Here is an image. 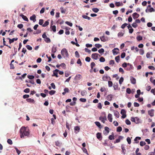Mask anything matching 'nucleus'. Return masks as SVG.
<instances>
[{
    "label": "nucleus",
    "instance_id": "f257e3e1",
    "mask_svg": "<svg viewBox=\"0 0 155 155\" xmlns=\"http://www.w3.org/2000/svg\"><path fill=\"white\" fill-rule=\"evenodd\" d=\"M20 137L21 138L25 137H30V131L27 127L23 126L21 127L19 131Z\"/></svg>",
    "mask_w": 155,
    "mask_h": 155
},
{
    "label": "nucleus",
    "instance_id": "f03ea898",
    "mask_svg": "<svg viewBox=\"0 0 155 155\" xmlns=\"http://www.w3.org/2000/svg\"><path fill=\"white\" fill-rule=\"evenodd\" d=\"M61 53L62 55L64 56L68 57V51L66 48L62 49L61 51Z\"/></svg>",
    "mask_w": 155,
    "mask_h": 155
},
{
    "label": "nucleus",
    "instance_id": "7ed1b4c3",
    "mask_svg": "<svg viewBox=\"0 0 155 155\" xmlns=\"http://www.w3.org/2000/svg\"><path fill=\"white\" fill-rule=\"evenodd\" d=\"M102 78L103 81H107L111 80L110 77L107 76V74L104 75Z\"/></svg>",
    "mask_w": 155,
    "mask_h": 155
},
{
    "label": "nucleus",
    "instance_id": "20e7f679",
    "mask_svg": "<svg viewBox=\"0 0 155 155\" xmlns=\"http://www.w3.org/2000/svg\"><path fill=\"white\" fill-rule=\"evenodd\" d=\"M98 56L100 57V55L97 53H94L91 55L92 58L95 60H97Z\"/></svg>",
    "mask_w": 155,
    "mask_h": 155
},
{
    "label": "nucleus",
    "instance_id": "39448f33",
    "mask_svg": "<svg viewBox=\"0 0 155 155\" xmlns=\"http://www.w3.org/2000/svg\"><path fill=\"white\" fill-rule=\"evenodd\" d=\"M100 38L101 40L103 42H105L108 40L107 38L106 37H105L103 35L100 37Z\"/></svg>",
    "mask_w": 155,
    "mask_h": 155
},
{
    "label": "nucleus",
    "instance_id": "423d86ee",
    "mask_svg": "<svg viewBox=\"0 0 155 155\" xmlns=\"http://www.w3.org/2000/svg\"><path fill=\"white\" fill-rule=\"evenodd\" d=\"M109 128L107 127H106L104 128V130L105 131L104 132V134L105 135H107V134L109 133Z\"/></svg>",
    "mask_w": 155,
    "mask_h": 155
},
{
    "label": "nucleus",
    "instance_id": "0eeeda50",
    "mask_svg": "<svg viewBox=\"0 0 155 155\" xmlns=\"http://www.w3.org/2000/svg\"><path fill=\"white\" fill-rule=\"evenodd\" d=\"M82 78V76L81 74H77L75 78L74 79L76 80H79Z\"/></svg>",
    "mask_w": 155,
    "mask_h": 155
},
{
    "label": "nucleus",
    "instance_id": "6e6552de",
    "mask_svg": "<svg viewBox=\"0 0 155 155\" xmlns=\"http://www.w3.org/2000/svg\"><path fill=\"white\" fill-rule=\"evenodd\" d=\"M99 120H101V121L103 123H105V120H107V117L106 116L104 117H99Z\"/></svg>",
    "mask_w": 155,
    "mask_h": 155
},
{
    "label": "nucleus",
    "instance_id": "1a4fd4ad",
    "mask_svg": "<svg viewBox=\"0 0 155 155\" xmlns=\"http://www.w3.org/2000/svg\"><path fill=\"white\" fill-rule=\"evenodd\" d=\"M148 114L151 117H153L154 116V110L151 109L148 111Z\"/></svg>",
    "mask_w": 155,
    "mask_h": 155
},
{
    "label": "nucleus",
    "instance_id": "9d476101",
    "mask_svg": "<svg viewBox=\"0 0 155 155\" xmlns=\"http://www.w3.org/2000/svg\"><path fill=\"white\" fill-rule=\"evenodd\" d=\"M130 80L131 81V83L132 84H135L136 83V80L133 77H130Z\"/></svg>",
    "mask_w": 155,
    "mask_h": 155
},
{
    "label": "nucleus",
    "instance_id": "9b49d317",
    "mask_svg": "<svg viewBox=\"0 0 155 155\" xmlns=\"http://www.w3.org/2000/svg\"><path fill=\"white\" fill-rule=\"evenodd\" d=\"M133 17L134 19L138 18L139 16V15L136 12L134 13L133 14Z\"/></svg>",
    "mask_w": 155,
    "mask_h": 155
},
{
    "label": "nucleus",
    "instance_id": "f8f14e48",
    "mask_svg": "<svg viewBox=\"0 0 155 155\" xmlns=\"http://www.w3.org/2000/svg\"><path fill=\"white\" fill-rule=\"evenodd\" d=\"M36 17L35 15L34 14L30 17V19L31 20L33 21L34 22H35L36 21Z\"/></svg>",
    "mask_w": 155,
    "mask_h": 155
},
{
    "label": "nucleus",
    "instance_id": "ddd939ff",
    "mask_svg": "<svg viewBox=\"0 0 155 155\" xmlns=\"http://www.w3.org/2000/svg\"><path fill=\"white\" fill-rule=\"evenodd\" d=\"M113 97V96L111 94L108 95L106 97L107 99L109 101H111Z\"/></svg>",
    "mask_w": 155,
    "mask_h": 155
},
{
    "label": "nucleus",
    "instance_id": "4468645a",
    "mask_svg": "<svg viewBox=\"0 0 155 155\" xmlns=\"http://www.w3.org/2000/svg\"><path fill=\"white\" fill-rule=\"evenodd\" d=\"M107 118L108 120L110 122H112V115L111 114H109L108 115Z\"/></svg>",
    "mask_w": 155,
    "mask_h": 155
},
{
    "label": "nucleus",
    "instance_id": "2eb2a0df",
    "mask_svg": "<svg viewBox=\"0 0 155 155\" xmlns=\"http://www.w3.org/2000/svg\"><path fill=\"white\" fill-rule=\"evenodd\" d=\"M123 137L122 136H119V138L118 139H117L115 141H114V143H118L120 141V140L121 139H122Z\"/></svg>",
    "mask_w": 155,
    "mask_h": 155
},
{
    "label": "nucleus",
    "instance_id": "dca6fc26",
    "mask_svg": "<svg viewBox=\"0 0 155 155\" xmlns=\"http://www.w3.org/2000/svg\"><path fill=\"white\" fill-rule=\"evenodd\" d=\"M20 16L22 17V18L25 20L26 21H28V18L26 16L24 15L23 14H21Z\"/></svg>",
    "mask_w": 155,
    "mask_h": 155
},
{
    "label": "nucleus",
    "instance_id": "f3484780",
    "mask_svg": "<svg viewBox=\"0 0 155 155\" xmlns=\"http://www.w3.org/2000/svg\"><path fill=\"white\" fill-rule=\"evenodd\" d=\"M26 101L29 103H34L35 102V101L33 99H31V98H27L26 99Z\"/></svg>",
    "mask_w": 155,
    "mask_h": 155
},
{
    "label": "nucleus",
    "instance_id": "a211bd4d",
    "mask_svg": "<svg viewBox=\"0 0 155 155\" xmlns=\"http://www.w3.org/2000/svg\"><path fill=\"white\" fill-rule=\"evenodd\" d=\"M18 38H13L12 39H9V43L10 44H11L12 43H13L14 41H16L18 40Z\"/></svg>",
    "mask_w": 155,
    "mask_h": 155
},
{
    "label": "nucleus",
    "instance_id": "6ab92c4d",
    "mask_svg": "<svg viewBox=\"0 0 155 155\" xmlns=\"http://www.w3.org/2000/svg\"><path fill=\"white\" fill-rule=\"evenodd\" d=\"M119 50L118 48H114L112 50L113 53L114 55L117 54L118 53V52L115 51V50Z\"/></svg>",
    "mask_w": 155,
    "mask_h": 155
},
{
    "label": "nucleus",
    "instance_id": "aec40b11",
    "mask_svg": "<svg viewBox=\"0 0 155 155\" xmlns=\"http://www.w3.org/2000/svg\"><path fill=\"white\" fill-rule=\"evenodd\" d=\"M121 147L122 150V152L123 153V154L124 155L125 154V151H126L125 147L123 145H121Z\"/></svg>",
    "mask_w": 155,
    "mask_h": 155
},
{
    "label": "nucleus",
    "instance_id": "412c9836",
    "mask_svg": "<svg viewBox=\"0 0 155 155\" xmlns=\"http://www.w3.org/2000/svg\"><path fill=\"white\" fill-rule=\"evenodd\" d=\"M61 144H62L58 141H57L55 142V144L56 146L58 147L61 146Z\"/></svg>",
    "mask_w": 155,
    "mask_h": 155
},
{
    "label": "nucleus",
    "instance_id": "4be33fe9",
    "mask_svg": "<svg viewBox=\"0 0 155 155\" xmlns=\"http://www.w3.org/2000/svg\"><path fill=\"white\" fill-rule=\"evenodd\" d=\"M59 71V70L57 69H56L54 71V72L53 74L54 76H55L56 77H58V72Z\"/></svg>",
    "mask_w": 155,
    "mask_h": 155
},
{
    "label": "nucleus",
    "instance_id": "5701e85b",
    "mask_svg": "<svg viewBox=\"0 0 155 155\" xmlns=\"http://www.w3.org/2000/svg\"><path fill=\"white\" fill-rule=\"evenodd\" d=\"M137 39L138 41H140L143 39V37L140 35H138L137 37Z\"/></svg>",
    "mask_w": 155,
    "mask_h": 155
},
{
    "label": "nucleus",
    "instance_id": "b1692460",
    "mask_svg": "<svg viewBox=\"0 0 155 155\" xmlns=\"http://www.w3.org/2000/svg\"><path fill=\"white\" fill-rule=\"evenodd\" d=\"M56 47L53 46L51 49V52L53 53H54L56 51Z\"/></svg>",
    "mask_w": 155,
    "mask_h": 155
},
{
    "label": "nucleus",
    "instance_id": "393cba45",
    "mask_svg": "<svg viewBox=\"0 0 155 155\" xmlns=\"http://www.w3.org/2000/svg\"><path fill=\"white\" fill-rule=\"evenodd\" d=\"M97 138L99 140L101 137V134L100 133H98L96 134Z\"/></svg>",
    "mask_w": 155,
    "mask_h": 155
},
{
    "label": "nucleus",
    "instance_id": "a878e982",
    "mask_svg": "<svg viewBox=\"0 0 155 155\" xmlns=\"http://www.w3.org/2000/svg\"><path fill=\"white\" fill-rule=\"evenodd\" d=\"M51 28L52 30L54 32H55L56 31V27L55 25L51 26Z\"/></svg>",
    "mask_w": 155,
    "mask_h": 155
},
{
    "label": "nucleus",
    "instance_id": "bb28decb",
    "mask_svg": "<svg viewBox=\"0 0 155 155\" xmlns=\"http://www.w3.org/2000/svg\"><path fill=\"white\" fill-rule=\"evenodd\" d=\"M139 150V148H137L136 149V155H141V154L140 153H138V152Z\"/></svg>",
    "mask_w": 155,
    "mask_h": 155
},
{
    "label": "nucleus",
    "instance_id": "cd10ccee",
    "mask_svg": "<svg viewBox=\"0 0 155 155\" xmlns=\"http://www.w3.org/2000/svg\"><path fill=\"white\" fill-rule=\"evenodd\" d=\"M45 41L48 43H50L51 42L50 39L48 37L45 39Z\"/></svg>",
    "mask_w": 155,
    "mask_h": 155
},
{
    "label": "nucleus",
    "instance_id": "c85d7f7f",
    "mask_svg": "<svg viewBox=\"0 0 155 155\" xmlns=\"http://www.w3.org/2000/svg\"><path fill=\"white\" fill-rule=\"evenodd\" d=\"M93 11L95 13L97 12L99 10V9L97 8H94L92 9Z\"/></svg>",
    "mask_w": 155,
    "mask_h": 155
},
{
    "label": "nucleus",
    "instance_id": "c756f323",
    "mask_svg": "<svg viewBox=\"0 0 155 155\" xmlns=\"http://www.w3.org/2000/svg\"><path fill=\"white\" fill-rule=\"evenodd\" d=\"M135 123L136 124H138L140 123V119L137 117H135Z\"/></svg>",
    "mask_w": 155,
    "mask_h": 155
},
{
    "label": "nucleus",
    "instance_id": "7c9ffc66",
    "mask_svg": "<svg viewBox=\"0 0 155 155\" xmlns=\"http://www.w3.org/2000/svg\"><path fill=\"white\" fill-rule=\"evenodd\" d=\"M82 17L84 19H87L88 20H90L91 19V18L85 15H83L82 16Z\"/></svg>",
    "mask_w": 155,
    "mask_h": 155
},
{
    "label": "nucleus",
    "instance_id": "2f4dec72",
    "mask_svg": "<svg viewBox=\"0 0 155 155\" xmlns=\"http://www.w3.org/2000/svg\"><path fill=\"white\" fill-rule=\"evenodd\" d=\"M114 115L115 117H116L117 118L119 117V113L117 111L115 112L114 113Z\"/></svg>",
    "mask_w": 155,
    "mask_h": 155
},
{
    "label": "nucleus",
    "instance_id": "473e14b6",
    "mask_svg": "<svg viewBox=\"0 0 155 155\" xmlns=\"http://www.w3.org/2000/svg\"><path fill=\"white\" fill-rule=\"evenodd\" d=\"M49 24V22L48 21H46L44 24L42 25V26L44 27H46Z\"/></svg>",
    "mask_w": 155,
    "mask_h": 155
},
{
    "label": "nucleus",
    "instance_id": "72a5a7b5",
    "mask_svg": "<svg viewBox=\"0 0 155 155\" xmlns=\"http://www.w3.org/2000/svg\"><path fill=\"white\" fill-rule=\"evenodd\" d=\"M95 46L96 48H99L102 47V46L101 45L99 44H96L95 45Z\"/></svg>",
    "mask_w": 155,
    "mask_h": 155
},
{
    "label": "nucleus",
    "instance_id": "f704fd0d",
    "mask_svg": "<svg viewBox=\"0 0 155 155\" xmlns=\"http://www.w3.org/2000/svg\"><path fill=\"white\" fill-rule=\"evenodd\" d=\"M74 130H75V132L76 131L79 132L80 130V128L78 126H76L74 127Z\"/></svg>",
    "mask_w": 155,
    "mask_h": 155
},
{
    "label": "nucleus",
    "instance_id": "c9c22d12",
    "mask_svg": "<svg viewBox=\"0 0 155 155\" xmlns=\"http://www.w3.org/2000/svg\"><path fill=\"white\" fill-rule=\"evenodd\" d=\"M99 53L100 54H102L104 53V49L101 48L98 50Z\"/></svg>",
    "mask_w": 155,
    "mask_h": 155
},
{
    "label": "nucleus",
    "instance_id": "e433bc0d",
    "mask_svg": "<svg viewBox=\"0 0 155 155\" xmlns=\"http://www.w3.org/2000/svg\"><path fill=\"white\" fill-rule=\"evenodd\" d=\"M113 134V135H110L109 137L108 138L110 140H112L114 139V137L113 134Z\"/></svg>",
    "mask_w": 155,
    "mask_h": 155
},
{
    "label": "nucleus",
    "instance_id": "4c0bfd02",
    "mask_svg": "<svg viewBox=\"0 0 155 155\" xmlns=\"http://www.w3.org/2000/svg\"><path fill=\"white\" fill-rule=\"evenodd\" d=\"M86 94V91H83L81 92V94L82 96H84Z\"/></svg>",
    "mask_w": 155,
    "mask_h": 155
},
{
    "label": "nucleus",
    "instance_id": "58836bf2",
    "mask_svg": "<svg viewBox=\"0 0 155 155\" xmlns=\"http://www.w3.org/2000/svg\"><path fill=\"white\" fill-rule=\"evenodd\" d=\"M115 5L116 6L119 7L120 6H122L123 4L122 3L121 4H120L119 2H116V3H115Z\"/></svg>",
    "mask_w": 155,
    "mask_h": 155
},
{
    "label": "nucleus",
    "instance_id": "ea45409f",
    "mask_svg": "<svg viewBox=\"0 0 155 155\" xmlns=\"http://www.w3.org/2000/svg\"><path fill=\"white\" fill-rule=\"evenodd\" d=\"M126 111L124 109H122L120 111V114L122 115L125 114H126Z\"/></svg>",
    "mask_w": 155,
    "mask_h": 155
},
{
    "label": "nucleus",
    "instance_id": "a19ab883",
    "mask_svg": "<svg viewBox=\"0 0 155 155\" xmlns=\"http://www.w3.org/2000/svg\"><path fill=\"white\" fill-rule=\"evenodd\" d=\"M122 128L121 127H118L117 128V132H120L122 131Z\"/></svg>",
    "mask_w": 155,
    "mask_h": 155
},
{
    "label": "nucleus",
    "instance_id": "79ce46f5",
    "mask_svg": "<svg viewBox=\"0 0 155 155\" xmlns=\"http://www.w3.org/2000/svg\"><path fill=\"white\" fill-rule=\"evenodd\" d=\"M139 53L140 54L142 55L144 53V51L143 49H140L139 50Z\"/></svg>",
    "mask_w": 155,
    "mask_h": 155
},
{
    "label": "nucleus",
    "instance_id": "37998d69",
    "mask_svg": "<svg viewBox=\"0 0 155 155\" xmlns=\"http://www.w3.org/2000/svg\"><path fill=\"white\" fill-rule=\"evenodd\" d=\"M66 30L65 31V34L66 35H69L70 34V31L68 30V29L67 27H66L65 28Z\"/></svg>",
    "mask_w": 155,
    "mask_h": 155
},
{
    "label": "nucleus",
    "instance_id": "c03bdc74",
    "mask_svg": "<svg viewBox=\"0 0 155 155\" xmlns=\"http://www.w3.org/2000/svg\"><path fill=\"white\" fill-rule=\"evenodd\" d=\"M95 124L98 127H100L101 126V124L99 122L96 121L94 122Z\"/></svg>",
    "mask_w": 155,
    "mask_h": 155
},
{
    "label": "nucleus",
    "instance_id": "a18cd8bd",
    "mask_svg": "<svg viewBox=\"0 0 155 155\" xmlns=\"http://www.w3.org/2000/svg\"><path fill=\"white\" fill-rule=\"evenodd\" d=\"M99 61L101 62H104L105 61V59L103 57H101L100 58Z\"/></svg>",
    "mask_w": 155,
    "mask_h": 155
},
{
    "label": "nucleus",
    "instance_id": "49530a36",
    "mask_svg": "<svg viewBox=\"0 0 155 155\" xmlns=\"http://www.w3.org/2000/svg\"><path fill=\"white\" fill-rule=\"evenodd\" d=\"M123 35L124 33L122 31H120L118 34V36L119 37H121Z\"/></svg>",
    "mask_w": 155,
    "mask_h": 155
},
{
    "label": "nucleus",
    "instance_id": "de8ad7c7",
    "mask_svg": "<svg viewBox=\"0 0 155 155\" xmlns=\"http://www.w3.org/2000/svg\"><path fill=\"white\" fill-rule=\"evenodd\" d=\"M146 143L144 141H141L140 142V145L141 146H143L145 145Z\"/></svg>",
    "mask_w": 155,
    "mask_h": 155
},
{
    "label": "nucleus",
    "instance_id": "09e8293b",
    "mask_svg": "<svg viewBox=\"0 0 155 155\" xmlns=\"http://www.w3.org/2000/svg\"><path fill=\"white\" fill-rule=\"evenodd\" d=\"M7 143L10 145H12L13 143L12 141L10 139H8L7 140Z\"/></svg>",
    "mask_w": 155,
    "mask_h": 155
},
{
    "label": "nucleus",
    "instance_id": "8fccbe9b",
    "mask_svg": "<svg viewBox=\"0 0 155 155\" xmlns=\"http://www.w3.org/2000/svg\"><path fill=\"white\" fill-rule=\"evenodd\" d=\"M55 91L54 90H51L49 92V94L51 95H52L55 94Z\"/></svg>",
    "mask_w": 155,
    "mask_h": 155
},
{
    "label": "nucleus",
    "instance_id": "3c124183",
    "mask_svg": "<svg viewBox=\"0 0 155 155\" xmlns=\"http://www.w3.org/2000/svg\"><path fill=\"white\" fill-rule=\"evenodd\" d=\"M75 54L76 57L78 58L80 57V55L78 51H76L75 52Z\"/></svg>",
    "mask_w": 155,
    "mask_h": 155
},
{
    "label": "nucleus",
    "instance_id": "603ef678",
    "mask_svg": "<svg viewBox=\"0 0 155 155\" xmlns=\"http://www.w3.org/2000/svg\"><path fill=\"white\" fill-rule=\"evenodd\" d=\"M127 141L129 144H130L131 143V140L129 137H127Z\"/></svg>",
    "mask_w": 155,
    "mask_h": 155
},
{
    "label": "nucleus",
    "instance_id": "864d4df0",
    "mask_svg": "<svg viewBox=\"0 0 155 155\" xmlns=\"http://www.w3.org/2000/svg\"><path fill=\"white\" fill-rule=\"evenodd\" d=\"M118 84H114V85L113 87L114 88V89L115 90H116L117 89H118Z\"/></svg>",
    "mask_w": 155,
    "mask_h": 155
},
{
    "label": "nucleus",
    "instance_id": "5fc2aeb1",
    "mask_svg": "<svg viewBox=\"0 0 155 155\" xmlns=\"http://www.w3.org/2000/svg\"><path fill=\"white\" fill-rule=\"evenodd\" d=\"M26 47L29 50H32V47L29 45H27Z\"/></svg>",
    "mask_w": 155,
    "mask_h": 155
},
{
    "label": "nucleus",
    "instance_id": "6e6d98bb",
    "mask_svg": "<svg viewBox=\"0 0 155 155\" xmlns=\"http://www.w3.org/2000/svg\"><path fill=\"white\" fill-rule=\"evenodd\" d=\"M95 64L94 62H92L91 64V69H92L93 68V67L95 66Z\"/></svg>",
    "mask_w": 155,
    "mask_h": 155
},
{
    "label": "nucleus",
    "instance_id": "4d7b16f0",
    "mask_svg": "<svg viewBox=\"0 0 155 155\" xmlns=\"http://www.w3.org/2000/svg\"><path fill=\"white\" fill-rule=\"evenodd\" d=\"M124 81V78L123 77H121L119 80V84H122V82Z\"/></svg>",
    "mask_w": 155,
    "mask_h": 155
},
{
    "label": "nucleus",
    "instance_id": "13d9d810",
    "mask_svg": "<svg viewBox=\"0 0 155 155\" xmlns=\"http://www.w3.org/2000/svg\"><path fill=\"white\" fill-rule=\"evenodd\" d=\"M108 85L109 87H111L112 86L113 83L111 81H108Z\"/></svg>",
    "mask_w": 155,
    "mask_h": 155
},
{
    "label": "nucleus",
    "instance_id": "bf43d9fd",
    "mask_svg": "<svg viewBox=\"0 0 155 155\" xmlns=\"http://www.w3.org/2000/svg\"><path fill=\"white\" fill-rule=\"evenodd\" d=\"M23 25L22 24H18L17 25V27L20 29H21L22 28H23Z\"/></svg>",
    "mask_w": 155,
    "mask_h": 155
},
{
    "label": "nucleus",
    "instance_id": "052dcab7",
    "mask_svg": "<svg viewBox=\"0 0 155 155\" xmlns=\"http://www.w3.org/2000/svg\"><path fill=\"white\" fill-rule=\"evenodd\" d=\"M43 22L44 20L43 19H40L39 20V24L40 25H42Z\"/></svg>",
    "mask_w": 155,
    "mask_h": 155
},
{
    "label": "nucleus",
    "instance_id": "680f3d73",
    "mask_svg": "<svg viewBox=\"0 0 155 155\" xmlns=\"http://www.w3.org/2000/svg\"><path fill=\"white\" fill-rule=\"evenodd\" d=\"M115 60L117 62H118L120 60V57L118 56L115 58Z\"/></svg>",
    "mask_w": 155,
    "mask_h": 155
},
{
    "label": "nucleus",
    "instance_id": "e2e57ef3",
    "mask_svg": "<svg viewBox=\"0 0 155 155\" xmlns=\"http://www.w3.org/2000/svg\"><path fill=\"white\" fill-rule=\"evenodd\" d=\"M30 91V89L28 88H27L24 90V92L26 93H28Z\"/></svg>",
    "mask_w": 155,
    "mask_h": 155
},
{
    "label": "nucleus",
    "instance_id": "0e129e2a",
    "mask_svg": "<svg viewBox=\"0 0 155 155\" xmlns=\"http://www.w3.org/2000/svg\"><path fill=\"white\" fill-rule=\"evenodd\" d=\"M125 123L127 125H130L131 124L130 122L128 119H127L126 120Z\"/></svg>",
    "mask_w": 155,
    "mask_h": 155
},
{
    "label": "nucleus",
    "instance_id": "69168bd1",
    "mask_svg": "<svg viewBox=\"0 0 155 155\" xmlns=\"http://www.w3.org/2000/svg\"><path fill=\"white\" fill-rule=\"evenodd\" d=\"M65 23L71 27L73 25L72 23L68 21H66Z\"/></svg>",
    "mask_w": 155,
    "mask_h": 155
},
{
    "label": "nucleus",
    "instance_id": "338daca9",
    "mask_svg": "<svg viewBox=\"0 0 155 155\" xmlns=\"http://www.w3.org/2000/svg\"><path fill=\"white\" fill-rule=\"evenodd\" d=\"M126 91L128 94H130L131 92L130 89L129 88H128L127 89Z\"/></svg>",
    "mask_w": 155,
    "mask_h": 155
},
{
    "label": "nucleus",
    "instance_id": "774afa93",
    "mask_svg": "<svg viewBox=\"0 0 155 155\" xmlns=\"http://www.w3.org/2000/svg\"><path fill=\"white\" fill-rule=\"evenodd\" d=\"M148 155H155V152H149Z\"/></svg>",
    "mask_w": 155,
    "mask_h": 155
}]
</instances>
